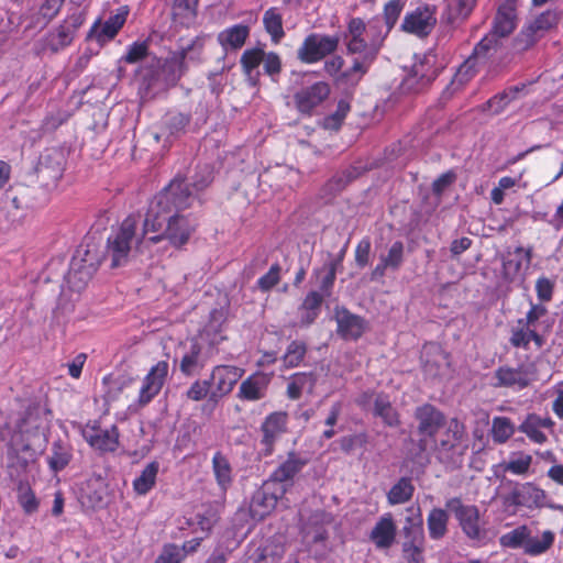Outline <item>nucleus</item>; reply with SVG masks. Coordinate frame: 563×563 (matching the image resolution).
Segmentation results:
<instances>
[{"instance_id":"nucleus-1","label":"nucleus","mask_w":563,"mask_h":563,"mask_svg":"<svg viewBox=\"0 0 563 563\" xmlns=\"http://www.w3.org/2000/svg\"><path fill=\"white\" fill-rule=\"evenodd\" d=\"M196 199V195L188 189V185L175 177L150 202L142 235L148 232L156 233L150 238L152 243L166 239L177 247L186 244L195 231L196 223L180 212L192 207Z\"/></svg>"},{"instance_id":"nucleus-2","label":"nucleus","mask_w":563,"mask_h":563,"mask_svg":"<svg viewBox=\"0 0 563 563\" xmlns=\"http://www.w3.org/2000/svg\"><path fill=\"white\" fill-rule=\"evenodd\" d=\"M139 220L135 216L125 218L118 230H115L107 241V255L111 258V267L124 265L133 244L141 242L145 235H137L136 228Z\"/></svg>"},{"instance_id":"nucleus-3","label":"nucleus","mask_w":563,"mask_h":563,"mask_svg":"<svg viewBox=\"0 0 563 563\" xmlns=\"http://www.w3.org/2000/svg\"><path fill=\"white\" fill-rule=\"evenodd\" d=\"M101 263L99 250L91 240L81 243L71 257L67 282L78 289L92 277Z\"/></svg>"},{"instance_id":"nucleus-4","label":"nucleus","mask_w":563,"mask_h":563,"mask_svg":"<svg viewBox=\"0 0 563 563\" xmlns=\"http://www.w3.org/2000/svg\"><path fill=\"white\" fill-rule=\"evenodd\" d=\"M244 369L232 365H218L216 366L208 383L210 385V402L218 404L222 398L228 396L241 379Z\"/></svg>"},{"instance_id":"nucleus-5","label":"nucleus","mask_w":563,"mask_h":563,"mask_svg":"<svg viewBox=\"0 0 563 563\" xmlns=\"http://www.w3.org/2000/svg\"><path fill=\"white\" fill-rule=\"evenodd\" d=\"M445 507L454 514L466 537L472 540H479L482 538L481 515L477 506L464 505L460 497H452L446 500Z\"/></svg>"},{"instance_id":"nucleus-6","label":"nucleus","mask_w":563,"mask_h":563,"mask_svg":"<svg viewBox=\"0 0 563 563\" xmlns=\"http://www.w3.org/2000/svg\"><path fill=\"white\" fill-rule=\"evenodd\" d=\"M339 41L338 36L310 34L298 48V58L308 64L319 62L336 51Z\"/></svg>"},{"instance_id":"nucleus-7","label":"nucleus","mask_w":563,"mask_h":563,"mask_svg":"<svg viewBox=\"0 0 563 563\" xmlns=\"http://www.w3.org/2000/svg\"><path fill=\"white\" fill-rule=\"evenodd\" d=\"M413 418L418 423V433L421 435L419 448L427 449V438H433L444 426L445 417L431 404H423L415 409Z\"/></svg>"},{"instance_id":"nucleus-8","label":"nucleus","mask_w":563,"mask_h":563,"mask_svg":"<svg viewBox=\"0 0 563 563\" xmlns=\"http://www.w3.org/2000/svg\"><path fill=\"white\" fill-rule=\"evenodd\" d=\"M547 494L532 483L516 484L507 495L503 497L506 507L540 508L544 506Z\"/></svg>"},{"instance_id":"nucleus-9","label":"nucleus","mask_w":563,"mask_h":563,"mask_svg":"<svg viewBox=\"0 0 563 563\" xmlns=\"http://www.w3.org/2000/svg\"><path fill=\"white\" fill-rule=\"evenodd\" d=\"M65 167L64 155L58 150H47L38 158L35 172L38 181L51 187L62 178Z\"/></svg>"},{"instance_id":"nucleus-10","label":"nucleus","mask_w":563,"mask_h":563,"mask_svg":"<svg viewBox=\"0 0 563 563\" xmlns=\"http://www.w3.org/2000/svg\"><path fill=\"white\" fill-rule=\"evenodd\" d=\"M285 493V487H276L267 479L252 496L250 504V512L252 517L255 519L265 518L276 507L278 498H280Z\"/></svg>"},{"instance_id":"nucleus-11","label":"nucleus","mask_w":563,"mask_h":563,"mask_svg":"<svg viewBox=\"0 0 563 563\" xmlns=\"http://www.w3.org/2000/svg\"><path fill=\"white\" fill-rule=\"evenodd\" d=\"M307 464L308 459L300 453L291 451L287 454V459L271 474L268 481L275 486L287 489Z\"/></svg>"},{"instance_id":"nucleus-12","label":"nucleus","mask_w":563,"mask_h":563,"mask_svg":"<svg viewBox=\"0 0 563 563\" xmlns=\"http://www.w3.org/2000/svg\"><path fill=\"white\" fill-rule=\"evenodd\" d=\"M439 68L435 66L434 55H424L411 67L410 74L405 79V85L415 91L427 87L438 76Z\"/></svg>"},{"instance_id":"nucleus-13","label":"nucleus","mask_w":563,"mask_h":563,"mask_svg":"<svg viewBox=\"0 0 563 563\" xmlns=\"http://www.w3.org/2000/svg\"><path fill=\"white\" fill-rule=\"evenodd\" d=\"M330 91V86L325 81H318L300 89L294 96L298 111L303 114H311L312 110L329 97Z\"/></svg>"},{"instance_id":"nucleus-14","label":"nucleus","mask_w":563,"mask_h":563,"mask_svg":"<svg viewBox=\"0 0 563 563\" xmlns=\"http://www.w3.org/2000/svg\"><path fill=\"white\" fill-rule=\"evenodd\" d=\"M288 416L283 411H275L268 415L261 426L263 434L262 444L264 454L271 455L274 451L276 441L287 431Z\"/></svg>"},{"instance_id":"nucleus-15","label":"nucleus","mask_w":563,"mask_h":563,"mask_svg":"<svg viewBox=\"0 0 563 563\" xmlns=\"http://www.w3.org/2000/svg\"><path fill=\"white\" fill-rule=\"evenodd\" d=\"M169 365L166 361H159L145 376L139 394L140 406L147 405L157 396L164 386L168 375Z\"/></svg>"},{"instance_id":"nucleus-16","label":"nucleus","mask_w":563,"mask_h":563,"mask_svg":"<svg viewBox=\"0 0 563 563\" xmlns=\"http://www.w3.org/2000/svg\"><path fill=\"white\" fill-rule=\"evenodd\" d=\"M141 89L147 97H154L156 93L168 89L167 82L163 81L161 58L152 56L140 69Z\"/></svg>"},{"instance_id":"nucleus-17","label":"nucleus","mask_w":563,"mask_h":563,"mask_svg":"<svg viewBox=\"0 0 563 563\" xmlns=\"http://www.w3.org/2000/svg\"><path fill=\"white\" fill-rule=\"evenodd\" d=\"M85 440L96 450L113 452L119 444V432L115 426L101 429L98 426L87 424L82 430Z\"/></svg>"},{"instance_id":"nucleus-18","label":"nucleus","mask_w":563,"mask_h":563,"mask_svg":"<svg viewBox=\"0 0 563 563\" xmlns=\"http://www.w3.org/2000/svg\"><path fill=\"white\" fill-rule=\"evenodd\" d=\"M273 374L256 372L244 379L238 391V398L244 401H258L266 397Z\"/></svg>"},{"instance_id":"nucleus-19","label":"nucleus","mask_w":563,"mask_h":563,"mask_svg":"<svg viewBox=\"0 0 563 563\" xmlns=\"http://www.w3.org/2000/svg\"><path fill=\"white\" fill-rule=\"evenodd\" d=\"M336 332L344 340H357L365 331V320L344 307L335 308Z\"/></svg>"},{"instance_id":"nucleus-20","label":"nucleus","mask_w":563,"mask_h":563,"mask_svg":"<svg viewBox=\"0 0 563 563\" xmlns=\"http://www.w3.org/2000/svg\"><path fill=\"white\" fill-rule=\"evenodd\" d=\"M516 7L517 0H505L497 10L493 27L489 33L505 41L516 29Z\"/></svg>"},{"instance_id":"nucleus-21","label":"nucleus","mask_w":563,"mask_h":563,"mask_svg":"<svg viewBox=\"0 0 563 563\" xmlns=\"http://www.w3.org/2000/svg\"><path fill=\"white\" fill-rule=\"evenodd\" d=\"M532 260V249H523L522 246L516 247L512 252H508L503 257V274L504 277L512 282L519 276L522 268H528Z\"/></svg>"},{"instance_id":"nucleus-22","label":"nucleus","mask_w":563,"mask_h":563,"mask_svg":"<svg viewBox=\"0 0 563 563\" xmlns=\"http://www.w3.org/2000/svg\"><path fill=\"white\" fill-rule=\"evenodd\" d=\"M410 514L405 520L401 533L402 543L421 544L424 543V530L421 509L419 506H410L407 508Z\"/></svg>"},{"instance_id":"nucleus-23","label":"nucleus","mask_w":563,"mask_h":563,"mask_svg":"<svg viewBox=\"0 0 563 563\" xmlns=\"http://www.w3.org/2000/svg\"><path fill=\"white\" fill-rule=\"evenodd\" d=\"M396 534L397 527L391 515L387 514L376 522L369 538L377 549H389L395 542Z\"/></svg>"},{"instance_id":"nucleus-24","label":"nucleus","mask_w":563,"mask_h":563,"mask_svg":"<svg viewBox=\"0 0 563 563\" xmlns=\"http://www.w3.org/2000/svg\"><path fill=\"white\" fill-rule=\"evenodd\" d=\"M531 341L534 343L537 350H540L545 343V339L537 332V329L518 320L516 325L510 330V344L514 347H522L527 350Z\"/></svg>"},{"instance_id":"nucleus-25","label":"nucleus","mask_w":563,"mask_h":563,"mask_svg":"<svg viewBox=\"0 0 563 563\" xmlns=\"http://www.w3.org/2000/svg\"><path fill=\"white\" fill-rule=\"evenodd\" d=\"M554 421L550 417H540L537 413H530L526 420L520 424L519 431L527 434V437L536 443L542 444L547 441V435L541 429L552 431Z\"/></svg>"},{"instance_id":"nucleus-26","label":"nucleus","mask_w":563,"mask_h":563,"mask_svg":"<svg viewBox=\"0 0 563 563\" xmlns=\"http://www.w3.org/2000/svg\"><path fill=\"white\" fill-rule=\"evenodd\" d=\"M435 24V19L429 10H416L407 14L402 22V30L417 35H428Z\"/></svg>"},{"instance_id":"nucleus-27","label":"nucleus","mask_w":563,"mask_h":563,"mask_svg":"<svg viewBox=\"0 0 563 563\" xmlns=\"http://www.w3.org/2000/svg\"><path fill=\"white\" fill-rule=\"evenodd\" d=\"M504 51V40L496 35L486 34L474 47L473 55L485 65L500 57Z\"/></svg>"},{"instance_id":"nucleus-28","label":"nucleus","mask_w":563,"mask_h":563,"mask_svg":"<svg viewBox=\"0 0 563 563\" xmlns=\"http://www.w3.org/2000/svg\"><path fill=\"white\" fill-rule=\"evenodd\" d=\"M372 413L374 417L382 419L386 427L397 428L401 423L398 410L393 406L389 396L384 393H378L375 396Z\"/></svg>"},{"instance_id":"nucleus-29","label":"nucleus","mask_w":563,"mask_h":563,"mask_svg":"<svg viewBox=\"0 0 563 563\" xmlns=\"http://www.w3.org/2000/svg\"><path fill=\"white\" fill-rule=\"evenodd\" d=\"M126 15L128 11L122 9L117 14L111 15L104 23H96L92 26L89 36L96 37L98 42L112 40L125 23Z\"/></svg>"},{"instance_id":"nucleus-30","label":"nucleus","mask_w":563,"mask_h":563,"mask_svg":"<svg viewBox=\"0 0 563 563\" xmlns=\"http://www.w3.org/2000/svg\"><path fill=\"white\" fill-rule=\"evenodd\" d=\"M498 380L496 386L526 388L530 384L529 371L525 366L517 368L504 366L495 372Z\"/></svg>"},{"instance_id":"nucleus-31","label":"nucleus","mask_w":563,"mask_h":563,"mask_svg":"<svg viewBox=\"0 0 563 563\" xmlns=\"http://www.w3.org/2000/svg\"><path fill=\"white\" fill-rule=\"evenodd\" d=\"M206 366L201 346L192 342L179 361V369L185 376H195Z\"/></svg>"},{"instance_id":"nucleus-32","label":"nucleus","mask_w":563,"mask_h":563,"mask_svg":"<svg viewBox=\"0 0 563 563\" xmlns=\"http://www.w3.org/2000/svg\"><path fill=\"white\" fill-rule=\"evenodd\" d=\"M250 35V27L243 24H236L219 33L218 41L225 49L241 48Z\"/></svg>"},{"instance_id":"nucleus-33","label":"nucleus","mask_w":563,"mask_h":563,"mask_svg":"<svg viewBox=\"0 0 563 563\" xmlns=\"http://www.w3.org/2000/svg\"><path fill=\"white\" fill-rule=\"evenodd\" d=\"M265 58V52L262 48H250L243 52L240 63L244 74L253 86L258 81L260 71L258 66Z\"/></svg>"},{"instance_id":"nucleus-34","label":"nucleus","mask_w":563,"mask_h":563,"mask_svg":"<svg viewBox=\"0 0 563 563\" xmlns=\"http://www.w3.org/2000/svg\"><path fill=\"white\" fill-rule=\"evenodd\" d=\"M184 56H177L176 53L165 60L161 59L163 81L167 82L168 88L175 86L187 69L184 65Z\"/></svg>"},{"instance_id":"nucleus-35","label":"nucleus","mask_w":563,"mask_h":563,"mask_svg":"<svg viewBox=\"0 0 563 563\" xmlns=\"http://www.w3.org/2000/svg\"><path fill=\"white\" fill-rule=\"evenodd\" d=\"M316 375L313 373H296L291 376L287 386V395L290 399H299L303 391L311 394L316 386Z\"/></svg>"},{"instance_id":"nucleus-36","label":"nucleus","mask_w":563,"mask_h":563,"mask_svg":"<svg viewBox=\"0 0 563 563\" xmlns=\"http://www.w3.org/2000/svg\"><path fill=\"white\" fill-rule=\"evenodd\" d=\"M525 89V85L512 86L492 97L483 104V111L489 110L493 114L501 113L507 106L517 98V95Z\"/></svg>"},{"instance_id":"nucleus-37","label":"nucleus","mask_w":563,"mask_h":563,"mask_svg":"<svg viewBox=\"0 0 563 563\" xmlns=\"http://www.w3.org/2000/svg\"><path fill=\"white\" fill-rule=\"evenodd\" d=\"M354 178V170H344L336 173L331 179L324 184L320 190V198L324 201H330L339 192H341L347 184Z\"/></svg>"},{"instance_id":"nucleus-38","label":"nucleus","mask_w":563,"mask_h":563,"mask_svg":"<svg viewBox=\"0 0 563 563\" xmlns=\"http://www.w3.org/2000/svg\"><path fill=\"white\" fill-rule=\"evenodd\" d=\"M449 514L442 508H433L427 519L429 536L432 540H440L448 533Z\"/></svg>"},{"instance_id":"nucleus-39","label":"nucleus","mask_w":563,"mask_h":563,"mask_svg":"<svg viewBox=\"0 0 563 563\" xmlns=\"http://www.w3.org/2000/svg\"><path fill=\"white\" fill-rule=\"evenodd\" d=\"M212 470L218 485L225 490L233 479L229 459L221 452H216L212 457Z\"/></svg>"},{"instance_id":"nucleus-40","label":"nucleus","mask_w":563,"mask_h":563,"mask_svg":"<svg viewBox=\"0 0 563 563\" xmlns=\"http://www.w3.org/2000/svg\"><path fill=\"white\" fill-rule=\"evenodd\" d=\"M555 534L551 530H545L541 536H532L529 529L525 553L537 556L545 553L554 543Z\"/></svg>"},{"instance_id":"nucleus-41","label":"nucleus","mask_w":563,"mask_h":563,"mask_svg":"<svg viewBox=\"0 0 563 563\" xmlns=\"http://www.w3.org/2000/svg\"><path fill=\"white\" fill-rule=\"evenodd\" d=\"M177 177L180 178L184 184L188 185V189L197 197L196 201H199V192L205 190L212 183L213 173L210 165L203 164L197 166L190 183H187L186 179L180 176Z\"/></svg>"},{"instance_id":"nucleus-42","label":"nucleus","mask_w":563,"mask_h":563,"mask_svg":"<svg viewBox=\"0 0 563 563\" xmlns=\"http://www.w3.org/2000/svg\"><path fill=\"white\" fill-rule=\"evenodd\" d=\"M159 464L157 462L148 463L140 476L133 481V488L139 495L147 494L155 485Z\"/></svg>"},{"instance_id":"nucleus-43","label":"nucleus","mask_w":563,"mask_h":563,"mask_svg":"<svg viewBox=\"0 0 563 563\" xmlns=\"http://www.w3.org/2000/svg\"><path fill=\"white\" fill-rule=\"evenodd\" d=\"M380 45L382 40L366 42L363 37H357L347 38L346 41L347 53L363 58H366L369 53H373V59H376Z\"/></svg>"},{"instance_id":"nucleus-44","label":"nucleus","mask_w":563,"mask_h":563,"mask_svg":"<svg viewBox=\"0 0 563 563\" xmlns=\"http://www.w3.org/2000/svg\"><path fill=\"white\" fill-rule=\"evenodd\" d=\"M263 24L274 43H279L285 36L283 16L277 8H269L263 16Z\"/></svg>"},{"instance_id":"nucleus-45","label":"nucleus","mask_w":563,"mask_h":563,"mask_svg":"<svg viewBox=\"0 0 563 563\" xmlns=\"http://www.w3.org/2000/svg\"><path fill=\"white\" fill-rule=\"evenodd\" d=\"M415 493V486L408 477H401L388 492L387 500L390 505L405 504Z\"/></svg>"},{"instance_id":"nucleus-46","label":"nucleus","mask_w":563,"mask_h":563,"mask_svg":"<svg viewBox=\"0 0 563 563\" xmlns=\"http://www.w3.org/2000/svg\"><path fill=\"white\" fill-rule=\"evenodd\" d=\"M16 500L22 507L23 511L27 515H32L38 509V499L31 488L29 482L20 481L16 485Z\"/></svg>"},{"instance_id":"nucleus-47","label":"nucleus","mask_w":563,"mask_h":563,"mask_svg":"<svg viewBox=\"0 0 563 563\" xmlns=\"http://www.w3.org/2000/svg\"><path fill=\"white\" fill-rule=\"evenodd\" d=\"M374 60L373 53H369L366 58L355 57L352 66L343 73V78L352 86L357 85L363 76L368 71Z\"/></svg>"},{"instance_id":"nucleus-48","label":"nucleus","mask_w":563,"mask_h":563,"mask_svg":"<svg viewBox=\"0 0 563 563\" xmlns=\"http://www.w3.org/2000/svg\"><path fill=\"white\" fill-rule=\"evenodd\" d=\"M74 36V29H71L68 24L62 23L53 32L49 33L47 45L51 51L58 52L70 45Z\"/></svg>"},{"instance_id":"nucleus-49","label":"nucleus","mask_w":563,"mask_h":563,"mask_svg":"<svg viewBox=\"0 0 563 563\" xmlns=\"http://www.w3.org/2000/svg\"><path fill=\"white\" fill-rule=\"evenodd\" d=\"M529 537V528L527 526H519L516 529L503 534L499 538V543L504 548L509 549H526L527 538Z\"/></svg>"},{"instance_id":"nucleus-50","label":"nucleus","mask_w":563,"mask_h":563,"mask_svg":"<svg viewBox=\"0 0 563 563\" xmlns=\"http://www.w3.org/2000/svg\"><path fill=\"white\" fill-rule=\"evenodd\" d=\"M308 351V346L303 341L295 340L289 343L286 353L283 356V362L286 367L292 368L300 365Z\"/></svg>"},{"instance_id":"nucleus-51","label":"nucleus","mask_w":563,"mask_h":563,"mask_svg":"<svg viewBox=\"0 0 563 563\" xmlns=\"http://www.w3.org/2000/svg\"><path fill=\"white\" fill-rule=\"evenodd\" d=\"M71 453L68 446L62 442H54L52 445V454L48 457L49 467L55 471L64 470L70 462Z\"/></svg>"},{"instance_id":"nucleus-52","label":"nucleus","mask_w":563,"mask_h":563,"mask_svg":"<svg viewBox=\"0 0 563 563\" xmlns=\"http://www.w3.org/2000/svg\"><path fill=\"white\" fill-rule=\"evenodd\" d=\"M86 494L93 506H101L103 504L107 486L104 479L100 475H92L86 482Z\"/></svg>"},{"instance_id":"nucleus-53","label":"nucleus","mask_w":563,"mask_h":563,"mask_svg":"<svg viewBox=\"0 0 563 563\" xmlns=\"http://www.w3.org/2000/svg\"><path fill=\"white\" fill-rule=\"evenodd\" d=\"M63 0H44L36 12V22L48 25L60 12Z\"/></svg>"},{"instance_id":"nucleus-54","label":"nucleus","mask_w":563,"mask_h":563,"mask_svg":"<svg viewBox=\"0 0 563 563\" xmlns=\"http://www.w3.org/2000/svg\"><path fill=\"white\" fill-rule=\"evenodd\" d=\"M350 110H351L350 102L345 99H341L338 102L336 110L332 114H330L323 119V122H322L323 128L327 130L338 131L341 128V125H342L345 117L350 112Z\"/></svg>"},{"instance_id":"nucleus-55","label":"nucleus","mask_w":563,"mask_h":563,"mask_svg":"<svg viewBox=\"0 0 563 563\" xmlns=\"http://www.w3.org/2000/svg\"><path fill=\"white\" fill-rule=\"evenodd\" d=\"M514 426L509 418L496 417L493 419L492 434L497 443H505L514 434Z\"/></svg>"},{"instance_id":"nucleus-56","label":"nucleus","mask_w":563,"mask_h":563,"mask_svg":"<svg viewBox=\"0 0 563 563\" xmlns=\"http://www.w3.org/2000/svg\"><path fill=\"white\" fill-rule=\"evenodd\" d=\"M560 20V13L554 10H548L541 13L531 24L530 26L538 33L540 36L543 35L544 32L554 27Z\"/></svg>"},{"instance_id":"nucleus-57","label":"nucleus","mask_w":563,"mask_h":563,"mask_svg":"<svg viewBox=\"0 0 563 563\" xmlns=\"http://www.w3.org/2000/svg\"><path fill=\"white\" fill-rule=\"evenodd\" d=\"M483 65L473 54L459 67L455 77L452 81L454 85L459 82L463 85L468 81L476 73L478 66Z\"/></svg>"},{"instance_id":"nucleus-58","label":"nucleus","mask_w":563,"mask_h":563,"mask_svg":"<svg viewBox=\"0 0 563 563\" xmlns=\"http://www.w3.org/2000/svg\"><path fill=\"white\" fill-rule=\"evenodd\" d=\"M385 265L391 271H398L404 262V243L396 241L391 244L388 253L380 256Z\"/></svg>"},{"instance_id":"nucleus-59","label":"nucleus","mask_w":563,"mask_h":563,"mask_svg":"<svg viewBox=\"0 0 563 563\" xmlns=\"http://www.w3.org/2000/svg\"><path fill=\"white\" fill-rule=\"evenodd\" d=\"M339 443H340L341 450L344 453L350 454L357 449H364L366 446V444L368 443V435L366 433L362 432V433L342 437L339 440Z\"/></svg>"},{"instance_id":"nucleus-60","label":"nucleus","mask_w":563,"mask_h":563,"mask_svg":"<svg viewBox=\"0 0 563 563\" xmlns=\"http://www.w3.org/2000/svg\"><path fill=\"white\" fill-rule=\"evenodd\" d=\"M538 34L530 25L522 30L514 40V48L517 52H525L536 44L540 38Z\"/></svg>"},{"instance_id":"nucleus-61","label":"nucleus","mask_w":563,"mask_h":563,"mask_svg":"<svg viewBox=\"0 0 563 563\" xmlns=\"http://www.w3.org/2000/svg\"><path fill=\"white\" fill-rule=\"evenodd\" d=\"M205 47V41L201 37H196L191 41V43L187 46L181 47L179 52L176 53L177 56H184V65H186V60L191 62H200L201 54Z\"/></svg>"},{"instance_id":"nucleus-62","label":"nucleus","mask_w":563,"mask_h":563,"mask_svg":"<svg viewBox=\"0 0 563 563\" xmlns=\"http://www.w3.org/2000/svg\"><path fill=\"white\" fill-rule=\"evenodd\" d=\"M152 56L148 54V45L145 42L142 43H133L129 46L126 54L123 57V60L129 64H134L141 60L147 62Z\"/></svg>"},{"instance_id":"nucleus-63","label":"nucleus","mask_w":563,"mask_h":563,"mask_svg":"<svg viewBox=\"0 0 563 563\" xmlns=\"http://www.w3.org/2000/svg\"><path fill=\"white\" fill-rule=\"evenodd\" d=\"M476 0H451L449 2V10L451 19H465L472 12Z\"/></svg>"},{"instance_id":"nucleus-64","label":"nucleus","mask_w":563,"mask_h":563,"mask_svg":"<svg viewBox=\"0 0 563 563\" xmlns=\"http://www.w3.org/2000/svg\"><path fill=\"white\" fill-rule=\"evenodd\" d=\"M210 385L208 383V379L205 380H195L189 389L186 391V397L192 401H200L205 398H208V401L210 402Z\"/></svg>"}]
</instances>
